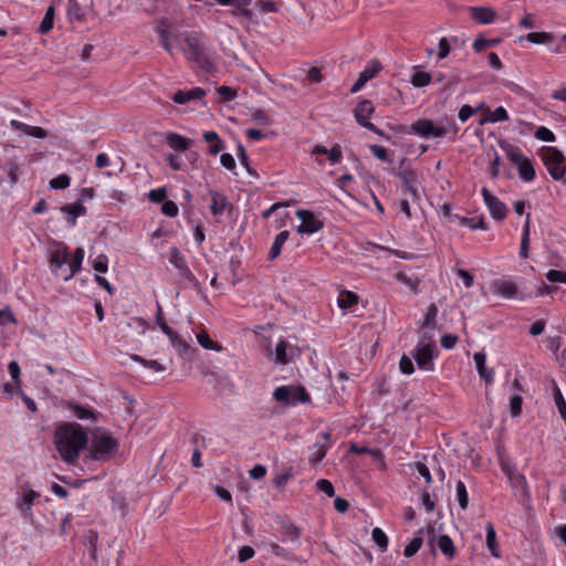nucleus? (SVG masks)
Returning <instances> with one entry per match:
<instances>
[{"mask_svg": "<svg viewBox=\"0 0 566 566\" xmlns=\"http://www.w3.org/2000/svg\"><path fill=\"white\" fill-rule=\"evenodd\" d=\"M209 196L211 198L210 211L213 217H219L230 207V202L227 197L216 190H210Z\"/></svg>", "mask_w": 566, "mask_h": 566, "instance_id": "nucleus-23", "label": "nucleus"}, {"mask_svg": "<svg viewBox=\"0 0 566 566\" xmlns=\"http://www.w3.org/2000/svg\"><path fill=\"white\" fill-rule=\"evenodd\" d=\"M54 443L63 461L73 464L87 447L88 437L80 424L63 423L55 430Z\"/></svg>", "mask_w": 566, "mask_h": 566, "instance_id": "nucleus-2", "label": "nucleus"}, {"mask_svg": "<svg viewBox=\"0 0 566 566\" xmlns=\"http://www.w3.org/2000/svg\"><path fill=\"white\" fill-rule=\"evenodd\" d=\"M371 538L382 552L387 549L388 537L381 528L375 527L371 532Z\"/></svg>", "mask_w": 566, "mask_h": 566, "instance_id": "nucleus-49", "label": "nucleus"}, {"mask_svg": "<svg viewBox=\"0 0 566 566\" xmlns=\"http://www.w3.org/2000/svg\"><path fill=\"white\" fill-rule=\"evenodd\" d=\"M8 371L15 385V389L17 390H20V388H22V382H21V379H20V374H21V369H20V366L18 364V361L15 360H11L9 364H8Z\"/></svg>", "mask_w": 566, "mask_h": 566, "instance_id": "nucleus-51", "label": "nucleus"}, {"mask_svg": "<svg viewBox=\"0 0 566 566\" xmlns=\"http://www.w3.org/2000/svg\"><path fill=\"white\" fill-rule=\"evenodd\" d=\"M501 148L507 159L516 166L520 178L525 182H532L536 177L532 159L526 157L518 147L509 143H503Z\"/></svg>", "mask_w": 566, "mask_h": 566, "instance_id": "nucleus-3", "label": "nucleus"}, {"mask_svg": "<svg viewBox=\"0 0 566 566\" xmlns=\"http://www.w3.org/2000/svg\"><path fill=\"white\" fill-rule=\"evenodd\" d=\"M492 293L506 300L522 298L518 285L512 277H500L491 283Z\"/></svg>", "mask_w": 566, "mask_h": 566, "instance_id": "nucleus-16", "label": "nucleus"}, {"mask_svg": "<svg viewBox=\"0 0 566 566\" xmlns=\"http://www.w3.org/2000/svg\"><path fill=\"white\" fill-rule=\"evenodd\" d=\"M161 212L169 218H174L178 214L179 208L176 202L167 200L161 206Z\"/></svg>", "mask_w": 566, "mask_h": 566, "instance_id": "nucleus-62", "label": "nucleus"}, {"mask_svg": "<svg viewBox=\"0 0 566 566\" xmlns=\"http://www.w3.org/2000/svg\"><path fill=\"white\" fill-rule=\"evenodd\" d=\"M510 119L509 113L503 106H497L494 111L486 109L479 124L484 125L488 123H500V122H506Z\"/></svg>", "mask_w": 566, "mask_h": 566, "instance_id": "nucleus-27", "label": "nucleus"}, {"mask_svg": "<svg viewBox=\"0 0 566 566\" xmlns=\"http://www.w3.org/2000/svg\"><path fill=\"white\" fill-rule=\"evenodd\" d=\"M369 150L377 159L388 164L392 163V158L389 157L388 150L384 146L370 145Z\"/></svg>", "mask_w": 566, "mask_h": 566, "instance_id": "nucleus-53", "label": "nucleus"}, {"mask_svg": "<svg viewBox=\"0 0 566 566\" xmlns=\"http://www.w3.org/2000/svg\"><path fill=\"white\" fill-rule=\"evenodd\" d=\"M433 329L434 328H429V329L423 331L420 334L417 345H419V346L426 345L427 347L438 348Z\"/></svg>", "mask_w": 566, "mask_h": 566, "instance_id": "nucleus-44", "label": "nucleus"}, {"mask_svg": "<svg viewBox=\"0 0 566 566\" xmlns=\"http://www.w3.org/2000/svg\"><path fill=\"white\" fill-rule=\"evenodd\" d=\"M429 544L432 548L438 547L449 559L455 556V547L448 535H440L438 538L432 536L429 538Z\"/></svg>", "mask_w": 566, "mask_h": 566, "instance_id": "nucleus-25", "label": "nucleus"}, {"mask_svg": "<svg viewBox=\"0 0 566 566\" xmlns=\"http://www.w3.org/2000/svg\"><path fill=\"white\" fill-rule=\"evenodd\" d=\"M331 433L319 432L316 437V441L308 447V461L311 464H318L326 455L327 450L331 448L329 444Z\"/></svg>", "mask_w": 566, "mask_h": 566, "instance_id": "nucleus-17", "label": "nucleus"}, {"mask_svg": "<svg viewBox=\"0 0 566 566\" xmlns=\"http://www.w3.org/2000/svg\"><path fill=\"white\" fill-rule=\"evenodd\" d=\"M421 533H422V530L405 547L403 555L406 557H412L422 546L423 537L421 536Z\"/></svg>", "mask_w": 566, "mask_h": 566, "instance_id": "nucleus-40", "label": "nucleus"}, {"mask_svg": "<svg viewBox=\"0 0 566 566\" xmlns=\"http://www.w3.org/2000/svg\"><path fill=\"white\" fill-rule=\"evenodd\" d=\"M166 143L176 151H186L190 147V140L177 133H167Z\"/></svg>", "mask_w": 566, "mask_h": 566, "instance_id": "nucleus-30", "label": "nucleus"}, {"mask_svg": "<svg viewBox=\"0 0 566 566\" xmlns=\"http://www.w3.org/2000/svg\"><path fill=\"white\" fill-rule=\"evenodd\" d=\"M251 119L253 122H255L258 125H263V126L270 125V123H271L270 116L264 111H261V109H256V111L252 112Z\"/></svg>", "mask_w": 566, "mask_h": 566, "instance_id": "nucleus-59", "label": "nucleus"}, {"mask_svg": "<svg viewBox=\"0 0 566 566\" xmlns=\"http://www.w3.org/2000/svg\"><path fill=\"white\" fill-rule=\"evenodd\" d=\"M203 139L209 145V153L211 155H217L224 148L219 135L213 130L205 132Z\"/></svg>", "mask_w": 566, "mask_h": 566, "instance_id": "nucleus-34", "label": "nucleus"}, {"mask_svg": "<svg viewBox=\"0 0 566 566\" xmlns=\"http://www.w3.org/2000/svg\"><path fill=\"white\" fill-rule=\"evenodd\" d=\"M409 132L421 138H442L449 134L455 135L459 132V127L454 122L450 123L448 126H442L431 119L424 118L412 123Z\"/></svg>", "mask_w": 566, "mask_h": 566, "instance_id": "nucleus-4", "label": "nucleus"}, {"mask_svg": "<svg viewBox=\"0 0 566 566\" xmlns=\"http://www.w3.org/2000/svg\"><path fill=\"white\" fill-rule=\"evenodd\" d=\"M486 532V538L485 543L488 546V549L490 551L491 555L493 557L499 558L500 557V549L496 542V532L492 523H488L485 526Z\"/></svg>", "mask_w": 566, "mask_h": 566, "instance_id": "nucleus-35", "label": "nucleus"}, {"mask_svg": "<svg viewBox=\"0 0 566 566\" xmlns=\"http://www.w3.org/2000/svg\"><path fill=\"white\" fill-rule=\"evenodd\" d=\"M518 40H527L534 44H548L552 42L553 35L548 32H530L525 36H520Z\"/></svg>", "mask_w": 566, "mask_h": 566, "instance_id": "nucleus-37", "label": "nucleus"}, {"mask_svg": "<svg viewBox=\"0 0 566 566\" xmlns=\"http://www.w3.org/2000/svg\"><path fill=\"white\" fill-rule=\"evenodd\" d=\"M130 358L133 360L142 364L143 366L154 370L155 373H160V371L166 370V367L163 364H160L159 361H157V360L145 359L142 356L136 355V354L132 355Z\"/></svg>", "mask_w": 566, "mask_h": 566, "instance_id": "nucleus-41", "label": "nucleus"}, {"mask_svg": "<svg viewBox=\"0 0 566 566\" xmlns=\"http://www.w3.org/2000/svg\"><path fill=\"white\" fill-rule=\"evenodd\" d=\"M541 157L552 179L555 181L566 180V157L559 149L549 146L543 147Z\"/></svg>", "mask_w": 566, "mask_h": 566, "instance_id": "nucleus-5", "label": "nucleus"}, {"mask_svg": "<svg viewBox=\"0 0 566 566\" xmlns=\"http://www.w3.org/2000/svg\"><path fill=\"white\" fill-rule=\"evenodd\" d=\"M156 33L159 36V42L161 46L170 54L175 55L178 52H181L182 38L184 33L174 32L171 33L166 28L157 27L155 29Z\"/></svg>", "mask_w": 566, "mask_h": 566, "instance_id": "nucleus-15", "label": "nucleus"}, {"mask_svg": "<svg viewBox=\"0 0 566 566\" xmlns=\"http://www.w3.org/2000/svg\"><path fill=\"white\" fill-rule=\"evenodd\" d=\"M439 355L438 348H431L424 346L416 345L415 349L411 352V356L417 363L419 369L424 371H433L434 370V358Z\"/></svg>", "mask_w": 566, "mask_h": 566, "instance_id": "nucleus-14", "label": "nucleus"}, {"mask_svg": "<svg viewBox=\"0 0 566 566\" xmlns=\"http://www.w3.org/2000/svg\"><path fill=\"white\" fill-rule=\"evenodd\" d=\"M61 212L66 214V222L69 227L73 228L76 224V219L85 214L86 208L84 207L83 199L80 198L75 202L63 206Z\"/></svg>", "mask_w": 566, "mask_h": 566, "instance_id": "nucleus-20", "label": "nucleus"}, {"mask_svg": "<svg viewBox=\"0 0 566 566\" xmlns=\"http://www.w3.org/2000/svg\"><path fill=\"white\" fill-rule=\"evenodd\" d=\"M54 22V8L51 6L46 9L45 14L41 21L39 31L41 33H46L53 28Z\"/></svg>", "mask_w": 566, "mask_h": 566, "instance_id": "nucleus-45", "label": "nucleus"}, {"mask_svg": "<svg viewBox=\"0 0 566 566\" xmlns=\"http://www.w3.org/2000/svg\"><path fill=\"white\" fill-rule=\"evenodd\" d=\"M358 295L352 291H340L337 296V305L343 311H353V307L358 304Z\"/></svg>", "mask_w": 566, "mask_h": 566, "instance_id": "nucleus-29", "label": "nucleus"}, {"mask_svg": "<svg viewBox=\"0 0 566 566\" xmlns=\"http://www.w3.org/2000/svg\"><path fill=\"white\" fill-rule=\"evenodd\" d=\"M168 165L171 169L178 171L184 168V160L179 154H169L167 157Z\"/></svg>", "mask_w": 566, "mask_h": 566, "instance_id": "nucleus-64", "label": "nucleus"}, {"mask_svg": "<svg viewBox=\"0 0 566 566\" xmlns=\"http://www.w3.org/2000/svg\"><path fill=\"white\" fill-rule=\"evenodd\" d=\"M500 42L499 39H484L482 36L476 38L473 43L472 48L475 52H482L483 50L488 48H493L497 45Z\"/></svg>", "mask_w": 566, "mask_h": 566, "instance_id": "nucleus-46", "label": "nucleus"}, {"mask_svg": "<svg viewBox=\"0 0 566 566\" xmlns=\"http://www.w3.org/2000/svg\"><path fill=\"white\" fill-rule=\"evenodd\" d=\"M412 356L403 354L399 361V369L403 375H411L415 371Z\"/></svg>", "mask_w": 566, "mask_h": 566, "instance_id": "nucleus-54", "label": "nucleus"}, {"mask_svg": "<svg viewBox=\"0 0 566 566\" xmlns=\"http://www.w3.org/2000/svg\"><path fill=\"white\" fill-rule=\"evenodd\" d=\"M85 258L83 248H76L72 255L67 245L61 241H53L49 248V266L51 273L63 280L70 281L81 269Z\"/></svg>", "mask_w": 566, "mask_h": 566, "instance_id": "nucleus-1", "label": "nucleus"}, {"mask_svg": "<svg viewBox=\"0 0 566 566\" xmlns=\"http://www.w3.org/2000/svg\"><path fill=\"white\" fill-rule=\"evenodd\" d=\"M437 316H438V306L432 303L429 305L427 313L424 314L421 327L423 329L434 328Z\"/></svg>", "mask_w": 566, "mask_h": 566, "instance_id": "nucleus-39", "label": "nucleus"}, {"mask_svg": "<svg viewBox=\"0 0 566 566\" xmlns=\"http://www.w3.org/2000/svg\"><path fill=\"white\" fill-rule=\"evenodd\" d=\"M192 234L198 248L202 247V243L206 240L205 229L200 223H196L192 226Z\"/></svg>", "mask_w": 566, "mask_h": 566, "instance_id": "nucleus-63", "label": "nucleus"}, {"mask_svg": "<svg viewBox=\"0 0 566 566\" xmlns=\"http://www.w3.org/2000/svg\"><path fill=\"white\" fill-rule=\"evenodd\" d=\"M502 470L507 476L512 488L517 489L522 492H525L527 490L526 478L516 468L503 463Z\"/></svg>", "mask_w": 566, "mask_h": 566, "instance_id": "nucleus-22", "label": "nucleus"}, {"mask_svg": "<svg viewBox=\"0 0 566 566\" xmlns=\"http://www.w3.org/2000/svg\"><path fill=\"white\" fill-rule=\"evenodd\" d=\"M91 263L97 273H106L108 271V258L105 253H99L91 259Z\"/></svg>", "mask_w": 566, "mask_h": 566, "instance_id": "nucleus-43", "label": "nucleus"}, {"mask_svg": "<svg viewBox=\"0 0 566 566\" xmlns=\"http://www.w3.org/2000/svg\"><path fill=\"white\" fill-rule=\"evenodd\" d=\"M289 237L290 232L287 230L281 231L280 233L276 234L269 251L270 260H275L281 254L282 247L285 244Z\"/></svg>", "mask_w": 566, "mask_h": 566, "instance_id": "nucleus-32", "label": "nucleus"}, {"mask_svg": "<svg viewBox=\"0 0 566 566\" xmlns=\"http://www.w3.org/2000/svg\"><path fill=\"white\" fill-rule=\"evenodd\" d=\"M471 18L479 24H492L496 19V12L490 7H470Z\"/></svg>", "mask_w": 566, "mask_h": 566, "instance_id": "nucleus-21", "label": "nucleus"}, {"mask_svg": "<svg viewBox=\"0 0 566 566\" xmlns=\"http://www.w3.org/2000/svg\"><path fill=\"white\" fill-rule=\"evenodd\" d=\"M534 137L542 142L553 143L556 140L555 134L545 126H539L534 133Z\"/></svg>", "mask_w": 566, "mask_h": 566, "instance_id": "nucleus-52", "label": "nucleus"}, {"mask_svg": "<svg viewBox=\"0 0 566 566\" xmlns=\"http://www.w3.org/2000/svg\"><path fill=\"white\" fill-rule=\"evenodd\" d=\"M545 277L552 283L566 284V272L551 269L546 272Z\"/></svg>", "mask_w": 566, "mask_h": 566, "instance_id": "nucleus-56", "label": "nucleus"}, {"mask_svg": "<svg viewBox=\"0 0 566 566\" xmlns=\"http://www.w3.org/2000/svg\"><path fill=\"white\" fill-rule=\"evenodd\" d=\"M484 104L483 103H480L476 107H472L468 104L461 106V108L459 109V113H458V117L459 119L464 123L467 122L471 116H473L474 114H476L479 111H481L483 108Z\"/></svg>", "mask_w": 566, "mask_h": 566, "instance_id": "nucleus-48", "label": "nucleus"}, {"mask_svg": "<svg viewBox=\"0 0 566 566\" xmlns=\"http://www.w3.org/2000/svg\"><path fill=\"white\" fill-rule=\"evenodd\" d=\"M275 401L285 406H296L311 400L308 392L301 386H280L273 391Z\"/></svg>", "mask_w": 566, "mask_h": 566, "instance_id": "nucleus-6", "label": "nucleus"}, {"mask_svg": "<svg viewBox=\"0 0 566 566\" xmlns=\"http://www.w3.org/2000/svg\"><path fill=\"white\" fill-rule=\"evenodd\" d=\"M451 220L457 221L460 226L467 227L471 230L482 229L485 230V223L482 218L473 217H461L459 214L451 216Z\"/></svg>", "mask_w": 566, "mask_h": 566, "instance_id": "nucleus-33", "label": "nucleus"}, {"mask_svg": "<svg viewBox=\"0 0 566 566\" xmlns=\"http://www.w3.org/2000/svg\"><path fill=\"white\" fill-rule=\"evenodd\" d=\"M156 322L165 335H169L171 333V328L165 322L163 308L159 303H157Z\"/></svg>", "mask_w": 566, "mask_h": 566, "instance_id": "nucleus-61", "label": "nucleus"}, {"mask_svg": "<svg viewBox=\"0 0 566 566\" xmlns=\"http://www.w3.org/2000/svg\"><path fill=\"white\" fill-rule=\"evenodd\" d=\"M296 217L301 221L297 232L301 234L312 235L324 227V222L311 210L300 209Z\"/></svg>", "mask_w": 566, "mask_h": 566, "instance_id": "nucleus-11", "label": "nucleus"}, {"mask_svg": "<svg viewBox=\"0 0 566 566\" xmlns=\"http://www.w3.org/2000/svg\"><path fill=\"white\" fill-rule=\"evenodd\" d=\"M10 126L20 132L19 136L28 135L40 139L48 136L46 132L42 127L31 126L17 119H11Z\"/></svg>", "mask_w": 566, "mask_h": 566, "instance_id": "nucleus-24", "label": "nucleus"}, {"mask_svg": "<svg viewBox=\"0 0 566 566\" xmlns=\"http://www.w3.org/2000/svg\"><path fill=\"white\" fill-rule=\"evenodd\" d=\"M381 70V64L377 60L369 61L365 69L359 73V76L357 81L354 83V85L350 88V93L355 94L359 92L365 84L374 78Z\"/></svg>", "mask_w": 566, "mask_h": 566, "instance_id": "nucleus-19", "label": "nucleus"}, {"mask_svg": "<svg viewBox=\"0 0 566 566\" xmlns=\"http://www.w3.org/2000/svg\"><path fill=\"white\" fill-rule=\"evenodd\" d=\"M375 108L370 101L364 99L357 104V106L354 109V116L356 122L363 126L364 128L382 136L384 133L381 129L376 127L371 122H369V118L371 114L374 113Z\"/></svg>", "mask_w": 566, "mask_h": 566, "instance_id": "nucleus-12", "label": "nucleus"}, {"mask_svg": "<svg viewBox=\"0 0 566 566\" xmlns=\"http://www.w3.org/2000/svg\"><path fill=\"white\" fill-rule=\"evenodd\" d=\"M482 196L492 218L500 221L503 220L507 214L505 203L493 196L486 188L482 189Z\"/></svg>", "mask_w": 566, "mask_h": 566, "instance_id": "nucleus-18", "label": "nucleus"}, {"mask_svg": "<svg viewBox=\"0 0 566 566\" xmlns=\"http://www.w3.org/2000/svg\"><path fill=\"white\" fill-rule=\"evenodd\" d=\"M40 496L39 492L25 483L17 495L15 506L24 516L32 517V506L39 501Z\"/></svg>", "mask_w": 566, "mask_h": 566, "instance_id": "nucleus-13", "label": "nucleus"}, {"mask_svg": "<svg viewBox=\"0 0 566 566\" xmlns=\"http://www.w3.org/2000/svg\"><path fill=\"white\" fill-rule=\"evenodd\" d=\"M117 447L116 440L108 432H95L90 447L91 457L94 460H103Z\"/></svg>", "mask_w": 566, "mask_h": 566, "instance_id": "nucleus-8", "label": "nucleus"}, {"mask_svg": "<svg viewBox=\"0 0 566 566\" xmlns=\"http://www.w3.org/2000/svg\"><path fill=\"white\" fill-rule=\"evenodd\" d=\"M300 356V348L283 338L276 343L274 352L271 353V359L275 365H287Z\"/></svg>", "mask_w": 566, "mask_h": 566, "instance_id": "nucleus-10", "label": "nucleus"}, {"mask_svg": "<svg viewBox=\"0 0 566 566\" xmlns=\"http://www.w3.org/2000/svg\"><path fill=\"white\" fill-rule=\"evenodd\" d=\"M197 340L201 347L208 350L222 352L223 347L221 344L214 342L206 331L199 332L197 335Z\"/></svg>", "mask_w": 566, "mask_h": 566, "instance_id": "nucleus-36", "label": "nucleus"}, {"mask_svg": "<svg viewBox=\"0 0 566 566\" xmlns=\"http://www.w3.org/2000/svg\"><path fill=\"white\" fill-rule=\"evenodd\" d=\"M457 500L462 510H465L469 505V496L465 484L459 480L455 485Z\"/></svg>", "mask_w": 566, "mask_h": 566, "instance_id": "nucleus-42", "label": "nucleus"}, {"mask_svg": "<svg viewBox=\"0 0 566 566\" xmlns=\"http://www.w3.org/2000/svg\"><path fill=\"white\" fill-rule=\"evenodd\" d=\"M396 280L406 285L410 291L417 292L419 280L417 277L408 276L406 273L398 272L396 274Z\"/></svg>", "mask_w": 566, "mask_h": 566, "instance_id": "nucleus-50", "label": "nucleus"}, {"mask_svg": "<svg viewBox=\"0 0 566 566\" xmlns=\"http://www.w3.org/2000/svg\"><path fill=\"white\" fill-rule=\"evenodd\" d=\"M169 262L177 270L178 275L180 276L181 280L186 281L193 287H197L199 285V281L191 272L185 255L180 252L178 248H170Z\"/></svg>", "mask_w": 566, "mask_h": 566, "instance_id": "nucleus-9", "label": "nucleus"}, {"mask_svg": "<svg viewBox=\"0 0 566 566\" xmlns=\"http://www.w3.org/2000/svg\"><path fill=\"white\" fill-rule=\"evenodd\" d=\"M147 196L151 202L160 203V202H165V200L167 198V191H166V188H164V187L155 188V189L149 190Z\"/></svg>", "mask_w": 566, "mask_h": 566, "instance_id": "nucleus-58", "label": "nucleus"}, {"mask_svg": "<svg viewBox=\"0 0 566 566\" xmlns=\"http://www.w3.org/2000/svg\"><path fill=\"white\" fill-rule=\"evenodd\" d=\"M410 82L415 87H423L430 84L431 75L423 71H417L412 74Z\"/></svg>", "mask_w": 566, "mask_h": 566, "instance_id": "nucleus-47", "label": "nucleus"}, {"mask_svg": "<svg viewBox=\"0 0 566 566\" xmlns=\"http://www.w3.org/2000/svg\"><path fill=\"white\" fill-rule=\"evenodd\" d=\"M206 95L201 87H193L189 91H178L174 93L171 99L177 104H186L191 101L201 99Z\"/></svg>", "mask_w": 566, "mask_h": 566, "instance_id": "nucleus-26", "label": "nucleus"}, {"mask_svg": "<svg viewBox=\"0 0 566 566\" xmlns=\"http://www.w3.org/2000/svg\"><path fill=\"white\" fill-rule=\"evenodd\" d=\"M300 539V531L293 524H285L282 531L281 541L284 543H297Z\"/></svg>", "mask_w": 566, "mask_h": 566, "instance_id": "nucleus-38", "label": "nucleus"}, {"mask_svg": "<svg viewBox=\"0 0 566 566\" xmlns=\"http://www.w3.org/2000/svg\"><path fill=\"white\" fill-rule=\"evenodd\" d=\"M475 367L479 376L485 380V382L491 384L494 379V373L492 369L486 367V356L484 353H475L473 356Z\"/></svg>", "mask_w": 566, "mask_h": 566, "instance_id": "nucleus-28", "label": "nucleus"}, {"mask_svg": "<svg viewBox=\"0 0 566 566\" xmlns=\"http://www.w3.org/2000/svg\"><path fill=\"white\" fill-rule=\"evenodd\" d=\"M316 489L319 492L326 494L327 496H333L334 493H335V490H334V486H333L332 482L326 480V479H319L316 482Z\"/></svg>", "mask_w": 566, "mask_h": 566, "instance_id": "nucleus-60", "label": "nucleus"}, {"mask_svg": "<svg viewBox=\"0 0 566 566\" xmlns=\"http://www.w3.org/2000/svg\"><path fill=\"white\" fill-rule=\"evenodd\" d=\"M268 548L271 553H273L274 555H276L279 557H282L285 560L293 559V554L276 543H270Z\"/></svg>", "mask_w": 566, "mask_h": 566, "instance_id": "nucleus-55", "label": "nucleus"}, {"mask_svg": "<svg viewBox=\"0 0 566 566\" xmlns=\"http://www.w3.org/2000/svg\"><path fill=\"white\" fill-rule=\"evenodd\" d=\"M71 179L67 175L62 174L50 180V188L65 189L70 186Z\"/></svg>", "mask_w": 566, "mask_h": 566, "instance_id": "nucleus-57", "label": "nucleus"}, {"mask_svg": "<svg viewBox=\"0 0 566 566\" xmlns=\"http://www.w3.org/2000/svg\"><path fill=\"white\" fill-rule=\"evenodd\" d=\"M399 178L402 180L403 191L408 192L413 200L418 199L415 174L410 170H405L399 174Z\"/></svg>", "mask_w": 566, "mask_h": 566, "instance_id": "nucleus-31", "label": "nucleus"}, {"mask_svg": "<svg viewBox=\"0 0 566 566\" xmlns=\"http://www.w3.org/2000/svg\"><path fill=\"white\" fill-rule=\"evenodd\" d=\"M182 43L181 52L186 59L203 66L206 56L201 36L193 32H186L184 33Z\"/></svg>", "mask_w": 566, "mask_h": 566, "instance_id": "nucleus-7", "label": "nucleus"}]
</instances>
